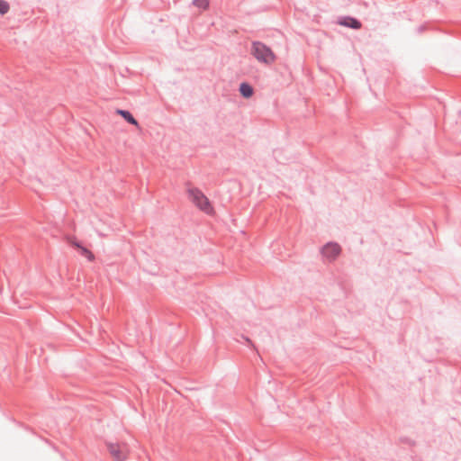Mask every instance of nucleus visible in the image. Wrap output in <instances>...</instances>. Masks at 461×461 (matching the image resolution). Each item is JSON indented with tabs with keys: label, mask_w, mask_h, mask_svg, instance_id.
Returning a JSON list of instances; mask_svg holds the SVG:
<instances>
[{
	"label": "nucleus",
	"mask_w": 461,
	"mask_h": 461,
	"mask_svg": "<svg viewBox=\"0 0 461 461\" xmlns=\"http://www.w3.org/2000/svg\"><path fill=\"white\" fill-rule=\"evenodd\" d=\"M240 92L245 98H249L253 95V88L247 83H242L240 86Z\"/></svg>",
	"instance_id": "nucleus-6"
},
{
	"label": "nucleus",
	"mask_w": 461,
	"mask_h": 461,
	"mask_svg": "<svg viewBox=\"0 0 461 461\" xmlns=\"http://www.w3.org/2000/svg\"><path fill=\"white\" fill-rule=\"evenodd\" d=\"M187 194L188 199L201 212L208 215H213L215 213L212 203L201 190L197 188H190L187 191Z\"/></svg>",
	"instance_id": "nucleus-1"
},
{
	"label": "nucleus",
	"mask_w": 461,
	"mask_h": 461,
	"mask_svg": "<svg viewBox=\"0 0 461 461\" xmlns=\"http://www.w3.org/2000/svg\"><path fill=\"white\" fill-rule=\"evenodd\" d=\"M70 244L77 248L78 250L80 249V248H82L83 246H81L77 241L74 240H70Z\"/></svg>",
	"instance_id": "nucleus-11"
},
{
	"label": "nucleus",
	"mask_w": 461,
	"mask_h": 461,
	"mask_svg": "<svg viewBox=\"0 0 461 461\" xmlns=\"http://www.w3.org/2000/svg\"><path fill=\"white\" fill-rule=\"evenodd\" d=\"M193 3L202 10H206L209 7V0H194Z\"/></svg>",
	"instance_id": "nucleus-8"
},
{
	"label": "nucleus",
	"mask_w": 461,
	"mask_h": 461,
	"mask_svg": "<svg viewBox=\"0 0 461 461\" xmlns=\"http://www.w3.org/2000/svg\"><path fill=\"white\" fill-rule=\"evenodd\" d=\"M9 11V5L4 0H0V14H5Z\"/></svg>",
	"instance_id": "nucleus-10"
},
{
	"label": "nucleus",
	"mask_w": 461,
	"mask_h": 461,
	"mask_svg": "<svg viewBox=\"0 0 461 461\" xmlns=\"http://www.w3.org/2000/svg\"><path fill=\"white\" fill-rule=\"evenodd\" d=\"M252 55L257 60L265 64H272L276 60V55L272 50L261 42H254L251 50Z\"/></svg>",
	"instance_id": "nucleus-2"
},
{
	"label": "nucleus",
	"mask_w": 461,
	"mask_h": 461,
	"mask_svg": "<svg viewBox=\"0 0 461 461\" xmlns=\"http://www.w3.org/2000/svg\"><path fill=\"white\" fill-rule=\"evenodd\" d=\"M342 25L351 27L353 29H360L361 23L355 18H347L343 22L340 23Z\"/></svg>",
	"instance_id": "nucleus-7"
},
{
	"label": "nucleus",
	"mask_w": 461,
	"mask_h": 461,
	"mask_svg": "<svg viewBox=\"0 0 461 461\" xmlns=\"http://www.w3.org/2000/svg\"><path fill=\"white\" fill-rule=\"evenodd\" d=\"M80 253L86 257L89 261H94L95 260V256L94 254L89 250L87 249L85 247H82L80 248L79 249Z\"/></svg>",
	"instance_id": "nucleus-9"
},
{
	"label": "nucleus",
	"mask_w": 461,
	"mask_h": 461,
	"mask_svg": "<svg viewBox=\"0 0 461 461\" xmlns=\"http://www.w3.org/2000/svg\"><path fill=\"white\" fill-rule=\"evenodd\" d=\"M106 446L114 461H125L128 458L129 447L126 443L109 442Z\"/></svg>",
	"instance_id": "nucleus-3"
},
{
	"label": "nucleus",
	"mask_w": 461,
	"mask_h": 461,
	"mask_svg": "<svg viewBox=\"0 0 461 461\" xmlns=\"http://www.w3.org/2000/svg\"><path fill=\"white\" fill-rule=\"evenodd\" d=\"M116 113L121 115L126 122H128L129 123L136 126V127H139V122H137V120L131 115V113L128 111H125V110H121V109H117L116 110Z\"/></svg>",
	"instance_id": "nucleus-5"
},
{
	"label": "nucleus",
	"mask_w": 461,
	"mask_h": 461,
	"mask_svg": "<svg viewBox=\"0 0 461 461\" xmlns=\"http://www.w3.org/2000/svg\"><path fill=\"white\" fill-rule=\"evenodd\" d=\"M341 252V248L337 243H328L322 248V254L330 260H334Z\"/></svg>",
	"instance_id": "nucleus-4"
}]
</instances>
